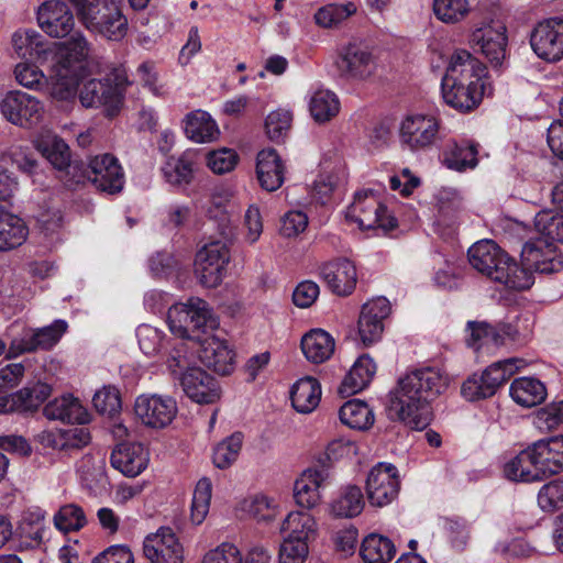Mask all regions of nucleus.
Masks as SVG:
<instances>
[{"label": "nucleus", "mask_w": 563, "mask_h": 563, "mask_svg": "<svg viewBox=\"0 0 563 563\" xmlns=\"http://www.w3.org/2000/svg\"><path fill=\"white\" fill-rule=\"evenodd\" d=\"M167 322L175 335L200 343L197 354L205 366L221 375H229L233 371L235 353L227 342L211 335L200 338V333L208 334L219 325L203 299L191 297L186 302L173 305L167 312Z\"/></svg>", "instance_id": "f257e3e1"}, {"label": "nucleus", "mask_w": 563, "mask_h": 563, "mask_svg": "<svg viewBox=\"0 0 563 563\" xmlns=\"http://www.w3.org/2000/svg\"><path fill=\"white\" fill-rule=\"evenodd\" d=\"M449 385V378L435 367L416 368L398 379L389 393L388 417L412 429H423L429 423V405Z\"/></svg>", "instance_id": "f03ea898"}, {"label": "nucleus", "mask_w": 563, "mask_h": 563, "mask_svg": "<svg viewBox=\"0 0 563 563\" xmlns=\"http://www.w3.org/2000/svg\"><path fill=\"white\" fill-rule=\"evenodd\" d=\"M486 66L465 49L455 51L441 80L444 102L462 112H471L482 102Z\"/></svg>", "instance_id": "7ed1b4c3"}, {"label": "nucleus", "mask_w": 563, "mask_h": 563, "mask_svg": "<svg viewBox=\"0 0 563 563\" xmlns=\"http://www.w3.org/2000/svg\"><path fill=\"white\" fill-rule=\"evenodd\" d=\"M87 55L88 42L77 34L69 40V46L58 48L55 57L47 63L45 86L53 101L60 104L75 101Z\"/></svg>", "instance_id": "20e7f679"}, {"label": "nucleus", "mask_w": 563, "mask_h": 563, "mask_svg": "<svg viewBox=\"0 0 563 563\" xmlns=\"http://www.w3.org/2000/svg\"><path fill=\"white\" fill-rule=\"evenodd\" d=\"M467 254L470 264L477 272L508 289L521 291L533 285L531 274L520 268L519 263L492 240L474 243Z\"/></svg>", "instance_id": "39448f33"}, {"label": "nucleus", "mask_w": 563, "mask_h": 563, "mask_svg": "<svg viewBox=\"0 0 563 563\" xmlns=\"http://www.w3.org/2000/svg\"><path fill=\"white\" fill-rule=\"evenodd\" d=\"M85 25L108 40L119 41L128 31V20L115 0H68Z\"/></svg>", "instance_id": "423d86ee"}, {"label": "nucleus", "mask_w": 563, "mask_h": 563, "mask_svg": "<svg viewBox=\"0 0 563 563\" xmlns=\"http://www.w3.org/2000/svg\"><path fill=\"white\" fill-rule=\"evenodd\" d=\"M527 365V361L520 357L495 362L481 375L474 374L468 377L462 385L461 394L468 401L492 397L514 374Z\"/></svg>", "instance_id": "0eeeda50"}, {"label": "nucleus", "mask_w": 563, "mask_h": 563, "mask_svg": "<svg viewBox=\"0 0 563 563\" xmlns=\"http://www.w3.org/2000/svg\"><path fill=\"white\" fill-rule=\"evenodd\" d=\"M346 219L357 223L361 230H393L397 220L388 213L379 198V191L372 188L356 191L352 203L347 207Z\"/></svg>", "instance_id": "6e6552de"}, {"label": "nucleus", "mask_w": 563, "mask_h": 563, "mask_svg": "<svg viewBox=\"0 0 563 563\" xmlns=\"http://www.w3.org/2000/svg\"><path fill=\"white\" fill-rule=\"evenodd\" d=\"M126 85V78L120 74L90 79L79 90V101L85 108L102 107L108 117H114L123 104Z\"/></svg>", "instance_id": "1a4fd4ad"}, {"label": "nucleus", "mask_w": 563, "mask_h": 563, "mask_svg": "<svg viewBox=\"0 0 563 563\" xmlns=\"http://www.w3.org/2000/svg\"><path fill=\"white\" fill-rule=\"evenodd\" d=\"M37 150L59 172L60 180L68 188L81 184L84 177L82 162L71 159L68 144L60 137L53 135L42 139Z\"/></svg>", "instance_id": "9d476101"}, {"label": "nucleus", "mask_w": 563, "mask_h": 563, "mask_svg": "<svg viewBox=\"0 0 563 563\" xmlns=\"http://www.w3.org/2000/svg\"><path fill=\"white\" fill-rule=\"evenodd\" d=\"M84 177L81 184L90 181L98 190L108 195L122 191L124 173L118 158L106 153L91 157L88 164L82 162Z\"/></svg>", "instance_id": "9b49d317"}, {"label": "nucleus", "mask_w": 563, "mask_h": 563, "mask_svg": "<svg viewBox=\"0 0 563 563\" xmlns=\"http://www.w3.org/2000/svg\"><path fill=\"white\" fill-rule=\"evenodd\" d=\"M229 262L230 252L227 244L221 241H212L197 252L195 274L202 286L217 287L224 277Z\"/></svg>", "instance_id": "f8f14e48"}, {"label": "nucleus", "mask_w": 563, "mask_h": 563, "mask_svg": "<svg viewBox=\"0 0 563 563\" xmlns=\"http://www.w3.org/2000/svg\"><path fill=\"white\" fill-rule=\"evenodd\" d=\"M520 268L531 274H553L563 268V258L556 245L548 240L536 239L525 243L521 250Z\"/></svg>", "instance_id": "ddd939ff"}, {"label": "nucleus", "mask_w": 563, "mask_h": 563, "mask_svg": "<svg viewBox=\"0 0 563 563\" xmlns=\"http://www.w3.org/2000/svg\"><path fill=\"white\" fill-rule=\"evenodd\" d=\"M67 328L65 320L57 319L49 325L26 330L11 341L7 357L15 358L24 353L49 350L58 343Z\"/></svg>", "instance_id": "4468645a"}, {"label": "nucleus", "mask_w": 563, "mask_h": 563, "mask_svg": "<svg viewBox=\"0 0 563 563\" xmlns=\"http://www.w3.org/2000/svg\"><path fill=\"white\" fill-rule=\"evenodd\" d=\"M530 45L536 55L549 63L563 58V19L540 21L530 34Z\"/></svg>", "instance_id": "2eb2a0df"}, {"label": "nucleus", "mask_w": 563, "mask_h": 563, "mask_svg": "<svg viewBox=\"0 0 563 563\" xmlns=\"http://www.w3.org/2000/svg\"><path fill=\"white\" fill-rule=\"evenodd\" d=\"M0 111L12 124L30 129L40 122L43 106L35 97L16 90L3 97L0 101Z\"/></svg>", "instance_id": "dca6fc26"}, {"label": "nucleus", "mask_w": 563, "mask_h": 563, "mask_svg": "<svg viewBox=\"0 0 563 563\" xmlns=\"http://www.w3.org/2000/svg\"><path fill=\"white\" fill-rule=\"evenodd\" d=\"M134 412L143 424L162 429L167 427L177 413L176 401L161 395H140L135 399Z\"/></svg>", "instance_id": "f3484780"}, {"label": "nucleus", "mask_w": 563, "mask_h": 563, "mask_svg": "<svg viewBox=\"0 0 563 563\" xmlns=\"http://www.w3.org/2000/svg\"><path fill=\"white\" fill-rule=\"evenodd\" d=\"M12 45L19 57L33 60L40 65H46L55 57L58 48L69 46V41L48 44L34 30H19L12 35Z\"/></svg>", "instance_id": "a211bd4d"}, {"label": "nucleus", "mask_w": 563, "mask_h": 563, "mask_svg": "<svg viewBox=\"0 0 563 563\" xmlns=\"http://www.w3.org/2000/svg\"><path fill=\"white\" fill-rule=\"evenodd\" d=\"M475 52L482 53L493 66L501 65L506 55V27L501 23H488L475 29L470 36Z\"/></svg>", "instance_id": "6ab92c4d"}, {"label": "nucleus", "mask_w": 563, "mask_h": 563, "mask_svg": "<svg viewBox=\"0 0 563 563\" xmlns=\"http://www.w3.org/2000/svg\"><path fill=\"white\" fill-rule=\"evenodd\" d=\"M439 133V122L434 117L423 114L407 115L400 124V141L412 151L431 146Z\"/></svg>", "instance_id": "aec40b11"}, {"label": "nucleus", "mask_w": 563, "mask_h": 563, "mask_svg": "<svg viewBox=\"0 0 563 563\" xmlns=\"http://www.w3.org/2000/svg\"><path fill=\"white\" fill-rule=\"evenodd\" d=\"M144 555L152 563H183L184 550L169 527H161L148 534L143 543Z\"/></svg>", "instance_id": "412c9836"}, {"label": "nucleus", "mask_w": 563, "mask_h": 563, "mask_svg": "<svg viewBox=\"0 0 563 563\" xmlns=\"http://www.w3.org/2000/svg\"><path fill=\"white\" fill-rule=\"evenodd\" d=\"M36 19L40 27L51 37H65L75 26L73 12L65 2L59 0L42 3L37 9Z\"/></svg>", "instance_id": "4be33fe9"}, {"label": "nucleus", "mask_w": 563, "mask_h": 563, "mask_svg": "<svg viewBox=\"0 0 563 563\" xmlns=\"http://www.w3.org/2000/svg\"><path fill=\"white\" fill-rule=\"evenodd\" d=\"M529 450L540 481L563 471V435L538 440Z\"/></svg>", "instance_id": "5701e85b"}, {"label": "nucleus", "mask_w": 563, "mask_h": 563, "mask_svg": "<svg viewBox=\"0 0 563 563\" xmlns=\"http://www.w3.org/2000/svg\"><path fill=\"white\" fill-rule=\"evenodd\" d=\"M319 275L328 288L338 296L351 295L357 282L356 267L345 257L323 263L319 267Z\"/></svg>", "instance_id": "b1692460"}, {"label": "nucleus", "mask_w": 563, "mask_h": 563, "mask_svg": "<svg viewBox=\"0 0 563 563\" xmlns=\"http://www.w3.org/2000/svg\"><path fill=\"white\" fill-rule=\"evenodd\" d=\"M390 313V303L385 297H377L363 305L358 318V333L364 345L368 346L382 338L383 321Z\"/></svg>", "instance_id": "393cba45"}, {"label": "nucleus", "mask_w": 563, "mask_h": 563, "mask_svg": "<svg viewBox=\"0 0 563 563\" xmlns=\"http://www.w3.org/2000/svg\"><path fill=\"white\" fill-rule=\"evenodd\" d=\"M51 385L37 382L11 395L0 396V413L33 412L51 396Z\"/></svg>", "instance_id": "a878e982"}, {"label": "nucleus", "mask_w": 563, "mask_h": 563, "mask_svg": "<svg viewBox=\"0 0 563 563\" xmlns=\"http://www.w3.org/2000/svg\"><path fill=\"white\" fill-rule=\"evenodd\" d=\"M184 393L198 404H212L220 398L218 380L200 367H189L180 376Z\"/></svg>", "instance_id": "bb28decb"}, {"label": "nucleus", "mask_w": 563, "mask_h": 563, "mask_svg": "<svg viewBox=\"0 0 563 563\" xmlns=\"http://www.w3.org/2000/svg\"><path fill=\"white\" fill-rule=\"evenodd\" d=\"M341 448V442H331L324 452V459L318 461V465L308 467L302 471L299 477L294 483L292 493H318L331 487L332 476L325 460H331L335 456L338 449Z\"/></svg>", "instance_id": "cd10ccee"}, {"label": "nucleus", "mask_w": 563, "mask_h": 563, "mask_svg": "<svg viewBox=\"0 0 563 563\" xmlns=\"http://www.w3.org/2000/svg\"><path fill=\"white\" fill-rule=\"evenodd\" d=\"M336 65L344 76L355 79H365L375 69L372 53L356 43H350L342 48Z\"/></svg>", "instance_id": "c85d7f7f"}, {"label": "nucleus", "mask_w": 563, "mask_h": 563, "mask_svg": "<svg viewBox=\"0 0 563 563\" xmlns=\"http://www.w3.org/2000/svg\"><path fill=\"white\" fill-rule=\"evenodd\" d=\"M110 461L123 475L134 477L146 468L148 453L141 443L122 442L113 449Z\"/></svg>", "instance_id": "c756f323"}, {"label": "nucleus", "mask_w": 563, "mask_h": 563, "mask_svg": "<svg viewBox=\"0 0 563 563\" xmlns=\"http://www.w3.org/2000/svg\"><path fill=\"white\" fill-rule=\"evenodd\" d=\"M478 144L468 139H451L442 152V163L455 172L474 169L478 164Z\"/></svg>", "instance_id": "7c9ffc66"}, {"label": "nucleus", "mask_w": 563, "mask_h": 563, "mask_svg": "<svg viewBox=\"0 0 563 563\" xmlns=\"http://www.w3.org/2000/svg\"><path fill=\"white\" fill-rule=\"evenodd\" d=\"M256 174L264 190L275 191L282 187L285 180V166L276 150L265 148L258 152Z\"/></svg>", "instance_id": "2f4dec72"}, {"label": "nucleus", "mask_w": 563, "mask_h": 563, "mask_svg": "<svg viewBox=\"0 0 563 563\" xmlns=\"http://www.w3.org/2000/svg\"><path fill=\"white\" fill-rule=\"evenodd\" d=\"M29 235L24 221L9 210L8 201L0 202V252L22 245Z\"/></svg>", "instance_id": "473e14b6"}, {"label": "nucleus", "mask_w": 563, "mask_h": 563, "mask_svg": "<svg viewBox=\"0 0 563 563\" xmlns=\"http://www.w3.org/2000/svg\"><path fill=\"white\" fill-rule=\"evenodd\" d=\"M49 420H60L66 423L86 424L90 420L87 409L71 395L62 396L49 401L43 410Z\"/></svg>", "instance_id": "72a5a7b5"}, {"label": "nucleus", "mask_w": 563, "mask_h": 563, "mask_svg": "<svg viewBox=\"0 0 563 563\" xmlns=\"http://www.w3.org/2000/svg\"><path fill=\"white\" fill-rule=\"evenodd\" d=\"M334 347V339L322 329H312L301 339L303 355L314 364L328 361L332 356Z\"/></svg>", "instance_id": "f704fd0d"}, {"label": "nucleus", "mask_w": 563, "mask_h": 563, "mask_svg": "<svg viewBox=\"0 0 563 563\" xmlns=\"http://www.w3.org/2000/svg\"><path fill=\"white\" fill-rule=\"evenodd\" d=\"M509 393L515 402L527 408L540 405L547 398L545 385L534 377L516 378L510 385Z\"/></svg>", "instance_id": "c9c22d12"}, {"label": "nucleus", "mask_w": 563, "mask_h": 563, "mask_svg": "<svg viewBox=\"0 0 563 563\" xmlns=\"http://www.w3.org/2000/svg\"><path fill=\"white\" fill-rule=\"evenodd\" d=\"M321 386L310 376L297 380L290 390V400L294 409L300 413H309L319 405Z\"/></svg>", "instance_id": "e433bc0d"}, {"label": "nucleus", "mask_w": 563, "mask_h": 563, "mask_svg": "<svg viewBox=\"0 0 563 563\" xmlns=\"http://www.w3.org/2000/svg\"><path fill=\"white\" fill-rule=\"evenodd\" d=\"M185 133L197 143H206L217 139L219 129L207 111L195 110L185 118Z\"/></svg>", "instance_id": "4c0bfd02"}, {"label": "nucleus", "mask_w": 563, "mask_h": 563, "mask_svg": "<svg viewBox=\"0 0 563 563\" xmlns=\"http://www.w3.org/2000/svg\"><path fill=\"white\" fill-rule=\"evenodd\" d=\"M399 489L400 479L395 465L380 462L369 471L366 479V493H398Z\"/></svg>", "instance_id": "58836bf2"}, {"label": "nucleus", "mask_w": 563, "mask_h": 563, "mask_svg": "<svg viewBox=\"0 0 563 563\" xmlns=\"http://www.w3.org/2000/svg\"><path fill=\"white\" fill-rule=\"evenodd\" d=\"M340 420L343 424L355 430H367L375 421L373 409L363 400H347L339 411Z\"/></svg>", "instance_id": "ea45409f"}, {"label": "nucleus", "mask_w": 563, "mask_h": 563, "mask_svg": "<svg viewBox=\"0 0 563 563\" xmlns=\"http://www.w3.org/2000/svg\"><path fill=\"white\" fill-rule=\"evenodd\" d=\"M283 531L286 533L285 541L298 540L309 545L316 538V522L302 511L290 512L283 523Z\"/></svg>", "instance_id": "a19ab883"}, {"label": "nucleus", "mask_w": 563, "mask_h": 563, "mask_svg": "<svg viewBox=\"0 0 563 563\" xmlns=\"http://www.w3.org/2000/svg\"><path fill=\"white\" fill-rule=\"evenodd\" d=\"M376 372V365L368 355L360 356L349 373L345 375L341 391L356 394L363 390L372 380Z\"/></svg>", "instance_id": "79ce46f5"}, {"label": "nucleus", "mask_w": 563, "mask_h": 563, "mask_svg": "<svg viewBox=\"0 0 563 563\" xmlns=\"http://www.w3.org/2000/svg\"><path fill=\"white\" fill-rule=\"evenodd\" d=\"M195 153L184 152L179 157L170 156L162 167L163 175L172 185H187L194 174Z\"/></svg>", "instance_id": "37998d69"}, {"label": "nucleus", "mask_w": 563, "mask_h": 563, "mask_svg": "<svg viewBox=\"0 0 563 563\" xmlns=\"http://www.w3.org/2000/svg\"><path fill=\"white\" fill-rule=\"evenodd\" d=\"M360 553L366 563H388L394 558L396 548L388 538L372 533L363 540Z\"/></svg>", "instance_id": "c03bdc74"}, {"label": "nucleus", "mask_w": 563, "mask_h": 563, "mask_svg": "<svg viewBox=\"0 0 563 563\" xmlns=\"http://www.w3.org/2000/svg\"><path fill=\"white\" fill-rule=\"evenodd\" d=\"M505 477L512 482H540L536 466L532 465V455L529 446L504 465Z\"/></svg>", "instance_id": "a18cd8bd"}, {"label": "nucleus", "mask_w": 563, "mask_h": 563, "mask_svg": "<svg viewBox=\"0 0 563 563\" xmlns=\"http://www.w3.org/2000/svg\"><path fill=\"white\" fill-rule=\"evenodd\" d=\"M21 538L40 544L45 531V511L37 506L23 510L16 528Z\"/></svg>", "instance_id": "49530a36"}, {"label": "nucleus", "mask_w": 563, "mask_h": 563, "mask_svg": "<svg viewBox=\"0 0 563 563\" xmlns=\"http://www.w3.org/2000/svg\"><path fill=\"white\" fill-rule=\"evenodd\" d=\"M340 101L336 95L328 89H317L309 99L311 117L319 123L330 121L339 113Z\"/></svg>", "instance_id": "de8ad7c7"}, {"label": "nucleus", "mask_w": 563, "mask_h": 563, "mask_svg": "<svg viewBox=\"0 0 563 563\" xmlns=\"http://www.w3.org/2000/svg\"><path fill=\"white\" fill-rule=\"evenodd\" d=\"M243 434L234 432L213 449L212 461L216 467L224 470L230 467L236 460L242 449Z\"/></svg>", "instance_id": "09e8293b"}, {"label": "nucleus", "mask_w": 563, "mask_h": 563, "mask_svg": "<svg viewBox=\"0 0 563 563\" xmlns=\"http://www.w3.org/2000/svg\"><path fill=\"white\" fill-rule=\"evenodd\" d=\"M354 2L330 3L320 9L314 14V21L322 27H332L346 20L356 12Z\"/></svg>", "instance_id": "8fccbe9b"}, {"label": "nucleus", "mask_w": 563, "mask_h": 563, "mask_svg": "<svg viewBox=\"0 0 563 563\" xmlns=\"http://www.w3.org/2000/svg\"><path fill=\"white\" fill-rule=\"evenodd\" d=\"M496 335L495 345H503L507 342L522 344L527 341L531 329L529 318H517L515 322L498 323L494 325Z\"/></svg>", "instance_id": "3c124183"}, {"label": "nucleus", "mask_w": 563, "mask_h": 563, "mask_svg": "<svg viewBox=\"0 0 563 563\" xmlns=\"http://www.w3.org/2000/svg\"><path fill=\"white\" fill-rule=\"evenodd\" d=\"M433 12L444 23H457L470 12L467 0H434Z\"/></svg>", "instance_id": "603ef678"}, {"label": "nucleus", "mask_w": 563, "mask_h": 563, "mask_svg": "<svg viewBox=\"0 0 563 563\" xmlns=\"http://www.w3.org/2000/svg\"><path fill=\"white\" fill-rule=\"evenodd\" d=\"M140 350L146 356L157 355L164 344L165 333L156 327L141 324L136 328Z\"/></svg>", "instance_id": "864d4df0"}, {"label": "nucleus", "mask_w": 563, "mask_h": 563, "mask_svg": "<svg viewBox=\"0 0 563 563\" xmlns=\"http://www.w3.org/2000/svg\"><path fill=\"white\" fill-rule=\"evenodd\" d=\"M272 504L267 495H247L240 501L239 509L258 520H272L275 516Z\"/></svg>", "instance_id": "5fc2aeb1"}, {"label": "nucleus", "mask_w": 563, "mask_h": 563, "mask_svg": "<svg viewBox=\"0 0 563 563\" xmlns=\"http://www.w3.org/2000/svg\"><path fill=\"white\" fill-rule=\"evenodd\" d=\"M561 424H563V400L547 405L533 417V426L541 432H550Z\"/></svg>", "instance_id": "6e6d98bb"}, {"label": "nucleus", "mask_w": 563, "mask_h": 563, "mask_svg": "<svg viewBox=\"0 0 563 563\" xmlns=\"http://www.w3.org/2000/svg\"><path fill=\"white\" fill-rule=\"evenodd\" d=\"M86 522L84 510L75 504L60 507L54 516L55 527L65 532L79 530L86 525Z\"/></svg>", "instance_id": "4d7b16f0"}, {"label": "nucleus", "mask_w": 563, "mask_h": 563, "mask_svg": "<svg viewBox=\"0 0 563 563\" xmlns=\"http://www.w3.org/2000/svg\"><path fill=\"white\" fill-rule=\"evenodd\" d=\"M467 331L470 335L466 343L476 351L485 345H495L496 335L498 336L494 325L485 321H468Z\"/></svg>", "instance_id": "13d9d810"}, {"label": "nucleus", "mask_w": 563, "mask_h": 563, "mask_svg": "<svg viewBox=\"0 0 563 563\" xmlns=\"http://www.w3.org/2000/svg\"><path fill=\"white\" fill-rule=\"evenodd\" d=\"M14 76L16 81L27 89L41 90L47 81V77L38 67L26 62L15 66Z\"/></svg>", "instance_id": "bf43d9fd"}, {"label": "nucleus", "mask_w": 563, "mask_h": 563, "mask_svg": "<svg viewBox=\"0 0 563 563\" xmlns=\"http://www.w3.org/2000/svg\"><path fill=\"white\" fill-rule=\"evenodd\" d=\"M291 113L288 110H276L271 112L265 120V130L272 141L282 140L290 128Z\"/></svg>", "instance_id": "052dcab7"}, {"label": "nucleus", "mask_w": 563, "mask_h": 563, "mask_svg": "<svg viewBox=\"0 0 563 563\" xmlns=\"http://www.w3.org/2000/svg\"><path fill=\"white\" fill-rule=\"evenodd\" d=\"M364 495H338L331 503V512L335 517L351 518L360 515L364 508Z\"/></svg>", "instance_id": "680f3d73"}, {"label": "nucleus", "mask_w": 563, "mask_h": 563, "mask_svg": "<svg viewBox=\"0 0 563 563\" xmlns=\"http://www.w3.org/2000/svg\"><path fill=\"white\" fill-rule=\"evenodd\" d=\"M92 404L100 413L113 415L121 408L119 390L112 386L103 387L95 393Z\"/></svg>", "instance_id": "e2e57ef3"}, {"label": "nucleus", "mask_w": 563, "mask_h": 563, "mask_svg": "<svg viewBox=\"0 0 563 563\" xmlns=\"http://www.w3.org/2000/svg\"><path fill=\"white\" fill-rule=\"evenodd\" d=\"M238 154L231 148H221L211 152L207 156V165L216 174L231 172L238 163Z\"/></svg>", "instance_id": "0e129e2a"}, {"label": "nucleus", "mask_w": 563, "mask_h": 563, "mask_svg": "<svg viewBox=\"0 0 563 563\" xmlns=\"http://www.w3.org/2000/svg\"><path fill=\"white\" fill-rule=\"evenodd\" d=\"M201 563H242V558L234 544L224 542L210 550Z\"/></svg>", "instance_id": "69168bd1"}, {"label": "nucleus", "mask_w": 563, "mask_h": 563, "mask_svg": "<svg viewBox=\"0 0 563 563\" xmlns=\"http://www.w3.org/2000/svg\"><path fill=\"white\" fill-rule=\"evenodd\" d=\"M309 553V545L294 541H283L279 548V563H305Z\"/></svg>", "instance_id": "338daca9"}, {"label": "nucleus", "mask_w": 563, "mask_h": 563, "mask_svg": "<svg viewBox=\"0 0 563 563\" xmlns=\"http://www.w3.org/2000/svg\"><path fill=\"white\" fill-rule=\"evenodd\" d=\"M92 563H134V558L126 545L117 544L99 553Z\"/></svg>", "instance_id": "774afa93"}]
</instances>
